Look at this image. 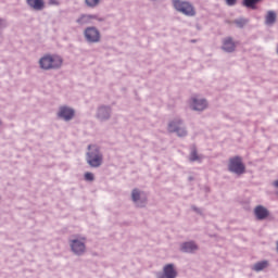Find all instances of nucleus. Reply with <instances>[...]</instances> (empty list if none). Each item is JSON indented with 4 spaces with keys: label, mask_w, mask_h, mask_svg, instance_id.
I'll return each mask as SVG.
<instances>
[{
    "label": "nucleus",
    "mask_w": 278,
    "mask_h": 278,
    "mask_svg": "<svg viewBox=\"0 0 278 278\" xmlns=\"http://www.w3.org/2000/svg\"><path fill=\"white\" fill-rule=\"evenodd\" d=\"M62 63V56H59L58 54H47L39 61V65L42 70H55L61 67Z\"/></svg>",
    "instance_id": "obj_1"
},
{
    "label": "nucleus",
    "mask_w": 278,
    "mask_h": 278,
    "mask_svg": "<svg viewBox=\"0 0 278 278\" xmlns=\"http://www.w3.org/2000/svg\"><path fill=\"white\" fill-rule=\"evenodd\" d=\"M87 163L91 167H100L103 163V154L100 152L98 146H88Z\"/></svg>",
    "instance_id": "obj_2"
},
{
    "label": "nucleus",
    "mask_w": 278,
    "mask_h": 278,
    "mask_svg": "<svg viewBox=\"0 0 278 278\" xmlns=\"http://www.w3.org/2000/svg\"><path fill=\"white\" fill-rule=\"evenodd\" d=\"M173 7L176 9V11L184 13V15H187L188 17H194V15H197V11L191 2L173 0Z\"/></svg>",
    "instance_id": "obj_3"
},
{
    "label": "nucleus",
    "mask_w": 278,
    "mask_h": 278,
    "mask_svg": "<svg viewBox=\"0 0 278 278\" xmlns=\"http://www.w3.org/2000/svg\"><path fill=\"white\" fill-rule=\"evenodd\" d=\"M228 168L230 172H235V174H244L247 169L241 156H232L229 159Z\"/></svg>",
    "instance_id": "obj_4"
},
{
    "label": "nucleus",
    "mask_w": 278,
    "mask_h": 278,
    "mask_svg": "<svg viewBox=\"0 0 278 278\" xmlns=\"http://www.w3.org/2000/svg\"><path fill=\"white\" fill-rule=\"evenodd\" d=\"M86 239L83 237V239H72L71 248L76 255H81V253H85L86 245H85Z\"/></svg>",
    "instance_id": "obj_5"
},
{
    "label": "nucleus",
    "mask_w": 278,
    "mask_h": 278,
    "mask_svg": "<svg viewBox=\"0 0 278 278\" xmlns=\"http://www.w3.org/2000/svg\"><path fill=\"white\" fill-rule=\"evenodd\" d=\"M85 38L87 39V41H90L91 43H97L98 41H100L101 35L98 28L90 26L85 30Z\"/></svg>",
    "instance_id": "obj_6"
},
{
    "label": "nucleus",
    "mask_w": 278,
    "mask_h": 278,
    "mask_svg": "<svg viewBox=\"0 0 278 278\" xmlns=\"http://www.w3.org/2000/svg\"><path fill=\"white\" fill-rule=\"evenodd\" d=\"M168 130L170 132H177L179 137H185L187 135L186 128H182L180 119L177 122H170L168 124Z\"/></svg>",
    "instance_id": "obj_7"
},
{
    "label": "nucleus",
    "mask_w": 278,
    "mask_h": 278,
    "mask_svg": "<svg viewBox=\"0 0 278 278\" xmlns=\"http://www.w3.org/2000/svg\"><path fill=\"white\" fill-rule=\"evenodd\" d=\"M208 103L207 100L205 99H200V98H192L191 99V108L194 111H204V109H207Z\"/></svg>",
    "instance_id": "obj_8"
},
{
    "label": "nucleus",
    "mask_w": 278,
    "mask_h": 278,
    "mask_svg": "<svg viewBox=\"0 0 278 278\" xmlns=\"http://www.w3.org/2000/svg\"><path fill=\"white\" fill-rule=\"evenodd\" d=\"M178 273L174 266V264H166L163 268V275L159 278H176Z\"/></svg>",
    "instance_id": "obj_9"
},
{
    "label": "nucleus",
    "mask_w": 278,
    "mask_h": 278,
    "mask_svg": "<svg viewBox=\"0 0 278 278\" xmlns=\"http://www.w3.org/2000/svg\"><path fill=\"white\" fill-rule=\"evenodd\" d=\"M59 117H63L65 121H70L74 117L75 111L70 106H61L58 113Z\"/></svg>",
    "instance_id": "obj_10"
},
{
    "label": "nucleus",
    "mask_w": 278,
    "mask_h": 278,
    "mask_svg": "<svg viewBox=\"0 0 278 278\" xmlns=\"http://www.w3.org/2000/svg\"><path fill=\"white\" fill-rule=\"evenodd\" d=\"M254 213L257 219H266L269 215L268 208L263 206V204H257V206L254 207Z\"/></svg>",
    "instance_id": "obj_11"
},
{
    "label": "nucleus",
    "mask_w": 278,
    "mask_h": 278,
    "mask_svg": "<svg viewBox=\"0 0 278 278\" xmlns=\"http://www.w3.org/2000/svg\"><path fill=\"white\" fill-rule=\"evenodd\" d=\"M223 50L233 52L236 50V41L231 37H226L223 41Z\"/></svg>",
    "instance_id": "obj_12"
},
{
    "label": "nucleus",
    "mask_w": 278,
    "mask_h": 278,
    "mask_svg": "<svg viewBox=\"0 0 278 278\" xmlns=\"http://www.w3.org/2000/svg\"><path fill=\"white\" fill-rule=\"evenodd\" d=\"M181 251L184 253H194V251H198V245L194 241H185L181 245Z\"/></svg>",
    "instance_id": "obj_13"
},
{
    "label": "nucleus",
    "mask_w": 278,
    "mask_h": 278,
    "mask_svg": "<svg viewBox=\"0 0 278 278\" xmlns=\"http://www.w3.org/2000/svg\"><path fill=\"white\" fill-rule=\"evenodd\" d=\"M27 4L35 9V11H42L45 9V0H26Z\"/></svg>",
    "instance_id": "obj_14"
},
{
    "label": "nucleus",
    "mask_w": 278,
    "mask_h": 278,
    "mask_svg": "<svg viewBox=\"0 0 278 278\" xmlns=\"http://www.w3.org/2000/svg\"><path fill=\"white\" fill-rule=\"evenodd\" d=\"M276 20H277V15H276L275 11H268L266 18H265L266 24L273 25V24H275Z\"/></svg>",
    "instance_id": "obj_15"
},
{
    "label": "nucleus",
    "mask_w": 278,
    "mask_h": 278,
    "mask_svg": "<svg viewBox=\"0 0 278 278\" xmlns=\"http://www.w3.org/2000/svg\"><path fill=\"white\" fill-rule=\"evenodd\" d=\"M269 266L268 262H257V264H254L253 270L256 273H261V270H265Z\"/></svg>",
    "instance_id": "obj_16"
},
{
    "label": "nucleus",
    "mask_w": 278,
    "mask_h": 278,
    "mask_svg": "<svg viewBox=\"0 0 278 278\" xmlns=\"http://www.w3.org/2000/svg\"><path fill=\"white\" fill-rule=\"evenodd\" d=\"M261 1L262 0H243V7H247L248 9H256V4Z\"/></svg>",
    "instance_id": "obj_17"
},
{
    "label": "nucleus",
    "mask_w": 278,
    "mask_h": 278,
    "mask_svg": "<svg viewBox=\"0 0 278 278\" xmlns=\"http://www.w3.org/2000/svg\"><path fill=\"white\" fill-rule=\"evenodd\" d=\"M93 18H94V15H81V16L77 20V22H78V24L84 25V24H89V22H90L91 20H93Z\"/></svg>",
    "instance_id": "obj_18"
},
{
    "label": "nucleus",
    "mask_w": 278,
    "mask_h": 278,
    "mask_svg": "<svg viewBox=\"0 0 278 278\" xmlns=\"http://www.w3.org/2000/svg\"><path fill=\"white\" fill-rule=\"evenodd\" d=\"M98 115L102 119L110 117V109H108L106 106H102L101 109H99Z\"/></svg>",
    "instance_id": "obj_19"
},
{
    "label": "nucleus",
    "mask_w": 278,
    "mask_h": 278,
    "mask_svg": "<svg viewBox=\"0 0 278 278\" xmlns=\"http://www.w3.org/2000/svg\"><path fill=\"white\" fill-rule=\"evenodd\" d=\"M201 159H202V156H200V154H198L197 148H193L190 152L189 160L190 161H200Z\"/></svg>",
    "instance_id": "obj_20"
},
{
    "label": "nucleus",
    "mask_w": 278,
    "mask_h": 278,
    "mask_svg": "<svg viewBox=\"0 0 278 278\" xmlns=\"http://www.w3.org/2000/svg\"><path fill=\"white\" fill-rule=\"evenodd\" d=\"M140 195H141V192L139 191V189H132V200L135 202L140 200Z\"/></svg>",
    "instance_id": "obj_21"
},
{
    "label": "nucleus",
    "mask_w": 278,
    "mask_h": 278,
    "mask_svg": "<svg viewBox=\"0 0 278 278\" xmlns=\"http://www.w3.org/2000/svg\"><path fill=\"white\" fill-rule=\"evenodd\" d=\"M100 0H86V3L88 7H97L99 4Z\"/></svg>",
    "instance_id": "obj_22"
},
{
    "label": "nucleus",
    "mask_w": 278,
    "mask_h": 278,
    "mask_svg": "<svg viewBox=\"0 0 278 278\" xmlns=\"http://www.w3.org/2000/svg\"><path fill=\"white\" fill-rule=\"evenodd\" d=\"M85 178L86 180H94V174L92 172H86Z\"/></svg>",
    "instance_id": "obj_23"
},
{
    "label": "nucleus",
    "mask_w": 278,
    "mask_h": 278,
    "mask_svg": "<svg viewBox=\"0 0 278 278\" xmlns=\"http://www.w3.org/2000/svg\"><path fill=\"white\" fill-rule=\"evenodd\" d=\"M237 2L238 0H226V4H228V7H233Z\"/></svg>",
    "instance_id": "obj_24"
},
{
    "label": "nucleus",
    "mask_w": 278,
    "mask_h": 278,
    "mask_svg": "<svg viewBox=\"0 0 278 278\" xmlns=\"http://www.w3.org/2000/svg\"><path fill=\"white\" fill-rule=\"evenodd\" d=\"M236 24L240 27L244 26L245 22L244 20L237 21Z\"/></svg>",
    "instance_id": "obj_25"
},
{
    "label": "nucleus",
    "mask_w": 278,
    "mask_h": 278,
    "mask_svg": "<svg viewBox=\"0 0 278 278\" xmlns=\"http://www.w3.org/2000/svg\"><path fill=\"white\" fill-rule=\"evenodd\" d=\"M49 3L50 4H58V1L56 0H49Z\"/></svg>",
    "instance_id": "obj_26"
},
{
    "label": "nucleus",
    "mask_w": 278,
    "mask_h": 278,
    "mask_svg": "<svg viewBox=\"0 0 278 278\" xmlns=\"http://www.w3.org/2000/svg\"><path fill=\"white\" fill-rule=\"evenodd\" d=\"M274 185L275 187H278V180H275Z\"/></svg>",
    "instance_id": "obj_27"
},
{
    "label": "nucleus",
    "mask_w": 278,
    "mask_h": 278,
    "mask_svg": "<svg viewBox=\"0 0 278 278\" xmlns=\"http://www.w3.org/2000/svg\"><path fill=\"white\" fill-rule=\"evenodd\" d=\"M4 24V22L2 20H0V26H2Z\"/></svg>",
    "instance_id": "obj_28"
},
{
    "label": "nucleus",
    "mask_w": 278,
    "mask_h": 278,
    "mask_svg": "<svg viewBox=\"0 0 278 278\" xmlns=\"http://www.w3.org/2000/svg\"><path fill=\"white\" fill-rule=\"evenodd\" d=\"M277 251H278V241H277Z\"/></svg>",
    "instance_id": "obj_29"
},
{
    "label": "nucleus",
    "mask_w": 278,
    "mask_h": 278,
    "mask_svg": "<svg viewBox=\"0 0 278 278\" xmlns=\"http://www.w3.org/2000/svg\"><path fill=\"white\" fill-rule=\"evenodd\" d=\"M277 52H278V47H277Z\"/></svg>",
    "instance_id": "obj_30"
}]
</instances>
